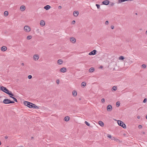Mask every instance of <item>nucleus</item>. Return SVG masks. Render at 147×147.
Returning <instances> with one entry per match:
<instances>
[{
  "mask_svg": "<svg viewBox=\"0 0 147 147\" xmlns=\"http://www.w3.org/2000/svg\"><path fill=\"white\" fill-rule=\"evenodd\" d=\"M24 104L25 106H26L30 108H35L38 109L39 107L36 106L35 104L27 101H24Z\"/></svg>",
  "mask_w": 147,
  "mask_h": 147,
  "instance_id": "1",
  "label": "nucleus"
},
{
  "mask_svg": "<svg viewBox=\"0 0 147 147\" xmlns=\"http://www.w3.org/2000/svg\"><path fill=\"white\" fill-rule=\"evenodd\" d=\"M117 123L119 125L121 126L123 128L125 129L126 128V125L123 122L120 120H118Z\"/></svg>",
  "mask_w": 147,
  "mask_h": 147,
  "instance_id": "2",
  "label": "nucleus"
},
{
  "mask_svg": "<svg viewBox=\"0 0 147 147\" xmlns=\"http://www.w3.org/2000/svg\"><path fill=\"white\" fill-rule=\"evenodd\" d=\"M24 30L27 32H29L31 30V28L28 26H26L24 27Z\"/></svg>",
  "mask_w": 147,
  "mask_h": 147,
  "instance_id": "3",
  "label": "nucleus"
},
{
  "mask_svg": "<svg viewBox=\"0 0 147 147\" xmlns=\"http://www.w3.org/2000/svg\"><path fill=\"white\" fill-rule=\"evenodd\" d=\"M5 93L8 94L10 96H14V94L11 93L10 91H9L8 90L7 88L5 90Z\"/></svg>",
  "mask_w": 147,
  "mask_h": 147,
  "instance_id": "4",
  "label": "nucleus"
},
{
  "mask_svg": "<svg viewBox=\"0 0 147 147\" xmlns=\"http://www.w3.org/2000/svg\"><path fill=\"white\" fill-rule=\"evenodd\" d=\"M10 100L8 99H5L3 101V102L5 104H10Z\"/></svg>",
  "mask_w": 147,
  "mask_h": 147,
  "instance_id": "5",
  "label": "nucleus"
},
{
  "mask_svg": "<svg viewBox=\"0 0 147 147\" xmlns=\"http://www.w3.org/2000/svg\"><path fill=\"white\" fill-rule=\"evenodd\" d=\"M112 107L111 105H108L107 107V110L109 111H111L112 110Z\"/></svg>",
  "mask_w": 147,
  "mask_h": 147,
  "instance_id": "6",
  "label": "nucleus"
},
{
  "mask_svg": "<svg viewBox=\"0 0 147 147\" xmlns=\"http://www.w3.org/2000/svg\"><path fill=\"white\" fill-rule=\"evenodd\" d=\"M96 50H94L93 51L90 52L89 53V55H94L96 54Z\"/></svg>",
  "mask_w": 147,
  "mask_h": 147,
  "instance_id": "7",
  "label": "nucleus"
},
{
  "mask_svg": "<svg viewBox=\"0 0 147 147\" xmlns=\"http://www.w3.org/2000/svg\"><path fill=\"white\" fill-rule=\"evenodd\" d=\"M109 1L108 0H105L102 2V4L105 5H107L109 4Z\"/></svg>",
  "mask_w": 147,
  "mask_h": 147,
  "instance_id": "8",
  "label": "nucleus"
},
{
  "mask_svg": "<svg viewBox=\"0 0 147 147\" xmlns=\"http://www.w3.org/2000/svg\"><path fill=\"white\" fill-rule=\"evenodd\" d=\"M33 59L34 60H37L39 59V56L38 54H35L33 56Z\"/></svg>",
  "mask_w": 147,
  "mask_h": 147,
  "instance_id": "9",
  "label": "nucleus"
},
{
  "mask_svg": "<svg viewBox=\"0 0 147 147\" xmlns=\"http://www.w3.org/2000/svg\"><path fill=\"white\" fill-rule=\"evenodd\" d=\"M67 69L65 67H63L60 69V71L62 72H65L66 71Z\"/></svg>",
  "mask_w": 147,
  "mask_h": 147,
  "instance_id": "10",
  "label": "nucleus"
},
{
  "mask_svg": "<svg viewBox=\"0 0 147 147\" xmlns=\"http://www.w3.org/2000/svg\"><path fill=\"white\" fill-rule=\"evenodd\" d=\"M6 89H7V88L3 86L0 87V90L4 92H5Z\"/></svg>",
  "mask_w": 147,
  "mask_h": 147,
  "instance_id": "11",
  "label": "nucleus"
},
{
  "mask_svg": "<svg viewBox=\"0 0 147 147\" xmlns=\"http://www.w3.org/2000/svg\"><path fill=\"white\" fill-rule=\"evenodd\" d=\"M7 50V48L5 46H2L1 48V50L3 51H5Z\"/></svg>",
  "mask_w": 147,
  "mask_h": 147,
  "instance_id": "12",
  "label": "nucleus"
},
{
  "mask_svg": "<svg viewBox=\"0 0 147 147\" xmlns=\"http://www.w3.org/2000/svg\"><path fill=\"white\" fill-rule=\"evenodd\" d=\"M57 62L58 65H60L62 64L63 62L62 59H59L57 60Z\"/></svg>",
  "mask_w": 147,
  "mask_h": 147,
  "instance_id": "13",
  "label": "nucleus"
},
{
  "mask_svg": "<svg viewBox=\"0 0 147 147\" xmlns=\"http://www.w3.org/2000/svg\"><path fill=\"white\" fill-rule=\"evenodd\" d=\"M40 25L42 26H44L45 25V22L43 20H41L40 22Z\"/></svg>",
  "mask_w": 147,
  "mask_h": 147,
  "instance_id": "14",
  "label": "nucleus"
},
{
  "mask_svg": "<svg viewBox=\"0 0 147 147\" xmlns=\"http://www.w3.org/2000/svg\"><path fill=\"white\" fill-rule=\"evenodd\" d=\"M26 9L25 6L24 5H22L20 7V9L21 11H23L25 10Z\"/></svg>",
  "mask_w": 147,
  "mask_h": 147,
  "instance_id": "15",
  "label": "nucleus"
},
{
  "mask_svg": "<svg viewBox=\"0 0 147 147\" xmlns=\"http://www.w3.org/2000/svg\"><path fill=\"white\" fill-rule=\"evenodd\" d=\"M70 119V117L68 116L65 117L64 118V120L66 122L68 121Z\"/></svg>",
  "mask_w": 147,
  "mask_h": 147,
  "instance_id": "16",
  "label": "nucleus"
},
{
  "mask_svg": "<svg viewBox=\"0 0 147 147\" xmlns=\"http://www.w3.org/2000/svg\"><path fill=\"white\" fill-rule=\"evenodd\" d=\"M51 7L49 5H47L44 7V8L46 10H49Z\"/></svg>",
  "mask_w": 147,
  "mask_h": 147,
  "instance_id": "17",
  "label": "nucleus"
},
{
  "mask_svg": "<svg viewBox=\"0 0 147 147\" xmlns=\"http://www.w3.org/2000/svg\"><path fill=\"white\" fill-rule=\"evenodd\" d=\"M79 14V12L78 11H74V16H77Z\"/></svg>",
  "mask_w": 147,
  "mask_h": 147,
  "instance_id": "18",
  "label": "nucleus"
},
{
  "mask_svg": "<svg viewBox=\"0 0 147 147\" xmlns=\"http://www.w3.org/2000/svg\"><path fill=\"white\" fill-rule=\"evenodd\" d=\"M94 70V67H92L90 68L89 70V71L90 73H92L93 72Z\"/></svg>",
  "mask_w": 147,
  "mask_h": 147,
  "instance_id": "19",
  "label": "nucleus"
},
{
  "mask_svg": "<svg viewBox=\"0 0 147 147\" xmlns=\"http://www.w3.org/2000/svg\"><path fill=\"white\" fill-rule=\"evenodd\" d=\"M98 123L99 125L102 127H103L104 125L103 123L101 121H99L98 122Z\"/></svg>",
  "mask_w": 147,
  "mask_h": 147,
  "instance_id": "20",
  "label": "nucleus"
},
{
  "mask_svg": "<svg viewBox=\"0 0 147 147\" xmlns=\"http://www.w3.org/2000/svg\"><path fill=\"white\" fill-rule=\"evenodd\" d=\"M125 1H127V0H118L117 3H120Z\"/></svg>",
  "mask_w": 147,
  "mask_h": 147,
  "instance_id": "21",
  "label": "nucleus"
},
{
  "mask_svg": "<svg viewBox=\"0 0 147 147\" xmlns=\"http://www.w3.org/2000/svg\"><path fill=\"white\" fill-rule=\"evenodd\" d=\"M13 96H10V97L11 98H12L13 99V100L14 101L16 102H18V101L17 100L16 98H14V97H13Z\"/></svg>",
  "mask_w": 147,
  "mask_h": 147,
  "instance_id": "22",
  "label": "nucleus"
},
{
  "mask_svg": "<svg viewBox=\"0 0 147 147\" xmlns=\"http://www.w3.org/2000/svg\"><path fill=\"white\" fill-rule=\"evenodd\" d=\"M112 140H114V141H116L117 142H119V140L118 139L115 138L114 137H113L112 138Z\"/></svg>",
  "mask_w": 147,
  "mask_h": 147,
  "instance_id": "23",
  "label": "nucleus"
},
{
  "mask_svg": "<svg viewBox=\"0 0 147 147\" xmlns=\"http://www.w3.org/2000/svg\"><path fill=\"white\" fill-rule=\"evenodd\" d=\"M4 15L5 16H7L8 15V12L7 11H5L4 13Z\"/></svg>",
  "mask_w": 147,
  "mask_h": 147,
  "instance_id": "24",
  "label": "nucleus"
},
{
  "mask_svg": "<svg viewBox=\"0 0 147 147\" xmlns=\"http://www.w3.org/2000/svg\"><path fill=\"white\" fill-rule=\"evenodd\" d=\"M124 59V57L123 56H121L119 57V59L120 60H123Z\"/></svg>",
  "mask_w": 147,
  "mask_h": 147,
  "instance_id": "25",
  "label": "nucleus"
},
{
  "mask_svg": "<svg viewBox=\"0 0 147 147\" xmlns=\"http://www.w3.org/2000/svg\"><path fill=\"white\" fill-rule=\"evenodd\" d=\"M127 62L129 64H131L132 63H133L134 62L133 61L130 59H128V61Z\"/></svg>",
  "mask_w": 147,
  "mask_h": 147,
  "instance_id": "26",
  "label": "nucleus"
},
{
  "mask_svg": "<svg viewBox=\"0 0 147 147\" xmlns=\"http://www.w3.org/2000/svg\"><path fill=\"white\" fill-rule=\"evenodd\" d=\"M117 87L116 86H114L112 88V90L113 91V90H114V91H115L117 90Z\"/></svg>",
  "mask_w": 147,
  "mask_h": 147,
  "instance_id": "27",
  "label": "nucleus"
},
{
  "mask_svg": "<svg viewBox=\"0 0 147 147\" xmlns=\"http://www.w3.org/2000/svg\"><path fill=\"white\" fill-rule=\"evenodd\" d=\"M32 36L31 35H29L27 37V40H30L32 38Z\"/></svg>",
  "mask_w": 147,
  "mask_h": 147,
  "instance_id": "28",
  "label": "nucleus"
},
{
  "mask_svg": "<svg viewBox=\"0 0 147 147\" xmlns=\"http://www.w3.org/2000/svg\"><path fill=\"white\" fill-rule=\"evenodd\" d=\"M86 83H85V82H83L82 83L81 86H82L84 87L86 86Z\"/></svg>",
  "mask_w": 147,
  "mask_h": 147,
  "instance_id": "29",
  "label": "nucleus"
},
{
  "mask_svg": "<svg viewBox=\"0 0 147 147\" xmlns=\"http://www.w3.org/2000/svg\"><path fill=\"white\" fill-rule=\"evenodd\" d=\"M120 103L119 101H117L116 103V106L117 107H118L120 106Z\"/></svg>",
  "mask_w": 147,
  "mask_h": 147,
  "instance_id": "30",
  "label": "nucleus"
},
{
  "mask_svg": "<svg viewBox=\"0 0 147 147\" xmlns=\"http://www.w3.org/2000/svg\"><path fill=\"white\" fill-rule=\"evenodd\" d=\"M70 41L72 43H74V37H71L70 38Z\"/></svg>",
  "mask_w": 147,
  "mask_h": 147,
  "instance_id": "31",
  "label": "nucleus"
},
{
  "mask_svg": "<svg viewBox=\"0 0 147 147\" xmlns=\"http://www.w3.org/2000/svg\"><path fill=\"white\" fill-rule=\"evenodd\" d=\"M109 4L110 6H113L114 5L115 3H113L110 2V3H109Z\"/></svg>",
  "mask_w": 147,
  "mask_h": 147,
  "instance_id": "32",
  "label": "nucleus"
},
{
  "mask_svg": "<svg viewBox=\"0 0 147 147\" xmlns=\"http://www.w3.org/2000/svg\"><path fill=\"white\" fill-rule=\"evenodd\" d=\"M85 123L88 126H89L90 125V124L89 123H88L87 121H85Z\"/></svg>",
  "mask_w": 147,
  "mask_h": 147,
  "instance_id": "33",
  "label": "nucleus"
},
{
  "mask_svg": "<svg viewBox=\"0 0 147 147\" xmlns=\"http://www.w3.org/2000/svg\"><path fill=\"white\" fill-rule=\"evenodd\" d=\"M142 67L143 68H145L146 67V66L145 64H142Z\"/></svg>",
  "mask_w": 147,
  "mask_h": 147,
  "instance_id": "34",
  "label": "nucleus"
},
{
  "mask_svg": "<svg viewBox=\"0 0 147 147\" xmlns=\"http://www.w3.org/2000/svg\"><path fill=\"white\" fill-rule=\"evenodd\" d=\"M96 5L97 7V8L98 9L100 8V5L99 4H96Z\"/></svg>",
  "mask_w": 147,
  "mask_h": 147,
  "instance_id": "35",
  "label": "nucleus"
},
{
  "mask_svg": "<svg viewBox=\"0 0 147 147\" xmlns=\"http://www.w3.org/2000/svg\"><path fill=\"white\" fill-rule=\"evenodd\" d=\"M32 78V76L31 75H30L28 76V78L29 79H31Z\"/></svg>",
  "mask_w": 147,
  "mask_h": 147,
  "instance_id": "36",
  "label": "nucleus"
},
{
  "mask_svg": "<svg viewBox=\"0 0 147 147\" xmlns=\"http://www.w3.org/2000/svg\"><path fill=\"white\" fill-rule=\"evenodd\" d=\"M77 95V92L76 91L74 90V96H76Z\"/></svg>",
  "mask_w": 147,
  "mask_h": 147,
  "instance_id": "37",
  "label": "nucleus"
},
{
  "mask_svg": "<svg viewBox=\"0 0 147 147\" xmlns=\"http://www.w3.org/2000/svg\"><path fill=\"white\" fill-rule=\"evenodd\" d=\"M107 136L108 137L110 138H112V136H111V135L110 134H108L107 135Z\"/></svg>",
  "mask_w": 147,
  "mask_h": 147,
  "instance_id": "38",
  "label": "nucleus"
},
{
  "mask_svg": "<svg viewBox=\"0 0 147 147\" xmlns=\"http://www.w3.org/2000/svg\"><path fill=\"white\" fill-rule=\"evenodd\" d=\"M105 24L106 25H108L109 24V22L108 21H106L105 23Z\"/></svg>",
  "mask_w": 147,
  "mask_h": 147,
  "instance_id": "39",
  "label": "nucleus"
},
{
  "mask_svg": "<svg viewBox=\"0 0 147 147\" xmlns=\"http://www.w3.org/2000/svg\"><path fill=\"white\" fill-rule=\"evenodd\" d=\"M56 82L57 84H59V79H57V80Z\"/></svg>",
  "mask_w": 147,
  "mask_h": 147,
  "instance_id": "40",
  "label": "nucleus"
},
{
  "mask_svg": "<svg viewBox=\"0 0 147 147\" xmlns=\"http://www.w3.org/2000/svg\"><path fill=\"white\" fill-rule=\"evenodd\" d=\"M147 101V99L146 98H145L143 100V102L144 103L146 102Z\"/></svg>",
  "mask_w": 147,
  "mask_h": 147,
  "instance_id": "41",
  "label": "nucleus"
},
{
  "mask_svg": "<svg viewBox=\"0 0 147 147\" xmlns=\"http://www.w3.org/2000/svg\"><path fill=\"white\" fill-rule=\"evenodd\" d=\"M15 103V102L14 101H12V100H10V103Z\"/></svg>",
  "mask_w": 147,
  "mask_h": 147,
  "instance_id": "42",
  "label": "nucleus"
},
{
  "mask_svg": "<svg viewBox=\"0 0 147 147\" xmlns=\"http://www.w3.org/2000/svg\"><path fill=\"white\" fill-rule=\"evenodd\" d=\"M101 102L102 103H104L105 102V99L104 98H102L101 100Z\"/></svg>",
  "mask_w": 147,
  "mask_h": 147,
  "instance_id": "43",
  "label": "nucleus"
},
{
  "mask_svg": "<svg viewBox=\"0 0 147 147\" xmlns=\"http://www.w3.org/2000/svg\"><path fill=\"white\" fill-rule=\"evenodd\" d=\"M142 126L141 125H140L138 126V128L139 129H141V128H142Z\"/></svg>",
  "mask_w": 147,
  "mask_h": 147,
  "instance_id": "44",
  "label": "nucleus"
},
{
  "mask_svg": "<svg viewBox=\"0 0 147 147\" xmlns=\"http://www.w3.org/2000/svg\"><path fill=\"white\" fill-rule=\"evenodd\" d=\"M111 27L112 29H113L114 28V26H113L112 25L111 26Z\"/></svg>",
  "mask_w": 147,
  "mask_h": 147,
  "instance_id": "45",
  "label": "nucleus"
},
{
  "mask_svg": "<svg viewBox=\"0 0 147 147\" xmlns=\"http://www.w3.org/2000/svg\"><path fill=\"white\" fill-rule=\"evenodd\" d=\"M61 8H62V7H61V6H59L58 7V8L59 9H61Z\"/></svg>",
  "mask_w": 147,
  "mask_h": 147,
  "instance_id": "46",
  "label": "nucleus"
},
{
  "mask_svg": "<svg viewBox=\"0 0 147 147\" xmlns=\"http://www.w3.org/2000/svg\"><path fill=\"white\" fill-rule=\"evenodd\" d=\"M5 138L6 139H7L8 138V136H6L5 137Z\"/></svg>",
  "mask_w": 147,
  "mask_h": 147,
  "instance_id": "47",
  "label": "nucleus"
},
{
  "mask_svg": "<svg viewBox=\"0 0 147 147\" xmlns=\"http://www.w3.org/2000/svg\"><path fill=\"white\" fill-rule=\"evenodd\" d=\"M137 118L138 119H140V117L139 116H137Z\"/></svg>",
  "mask_w": 147,
  "mask_h": 147,
  "instance_id": "48",
  "label": "nucleus"
},
{
  "mask_svg": "<svg viewBox=\"0 0 147 147\" xmlns=\"http://www.w3.org/2000/svg\"><path fill=\"white\" fill-rule=\"evenodd\" d=\"M21 65L22 66H24V64L23 63H21Z\"/></svg>",
  "mask_w": 147,
  "mask_h": 147,
  "instance_id": "49",
  "label": "nucleus"
},
{
  "mask_svg": "<svg viewBox=\"0 0 147 147\" xmlns=\"http://www.w3.org/2000/svg\"><path fill=\"white\" fill-rule=\"evenodd\" d=\"M76 41V40L75 38H74V43Z\"/></svg>",
  "mask_w": 147,
  "mask_h": 147,
  "instance_id": "50",
  "label": "nucleus"
},
{
  "mask_svg": "<svg viewBox=\"0 0 147 147\" xmlns=\"http://www.w3.org/2000/svg\"><path fill=\"white\" fill-rule=\"evenodd\" d=\"M74 91H73L72 92V95L73 96H74Z\"/></svg>",
  "mask_w": 147,
  "mask_h": 147,
  "instance_id": "51",
  "label": "nucleus"
},
{
  "mask_svg": "<svg viewBox=\"0 0 147 147\" xmlns=\"http://www.w3.org/2000/svg\"><path fill=\"white\" fill-rule=\"evenodd\" d=\"M74 20H73L72 21V22H71L72 24H74Z\"/></svg>",
  "mask_w": 147,
  "mask_h": 147,
  "instance_id": "52",
  "label": "nucleus"
},
{
  "mask_svg": "<svg viewBox=\"0 0 147 147\" xmlns=\"http://www.w3.org/2000/svg\"><path fill=\"white\" fill-rule=\"evenodd\" d=\"M31 139H34V137H32L31 138Z\"/></svg>",
  "mask_w": 147,
  "mask_h": 147,
  "instance_id": "53",
  "label": "nucleus"
},
{
  "mask_svg": "<svg viewBox=\"0 0 147 147\" xmlns=\"http://www.w3.org/2000/svg\"><path fill=\"white\" fill-rule=\"evenodd\" d=\"M145 33L146 34H147V30L146 31Z\"/></svg>",
  "mask_w": 147,
  "mask_h": 147,
  "instance_id": "54",
  "label": "nucleus"
},
{
  "mask_svg": "<svg viewBox=\"0 0 147 147\" xmlns=\"http://www.w3.org/2000/svg\"><path fill=\"white\" fill-rule=\"evenodd\" d=\"M132 0H127V1H131Z\"/></svg>",
  "mask_w": 147,
  "mask_h": 147,
  "instance_id": "55",
  "label": "nucleus"
},
{
  "mask_svg": "<svg viewBox=\"0 0 147 147\" xmlns=\"http://www.w3.org/2000/svg\"><path fill=\"white\" fill-rule=\"evenodd\" d=\"M146 119H147V115H146Z\"/></svg>",
  "mask_w": 147,
  "mask_h": 147,
  "instance_id": "56",
  "label": "nucleus"
},
{
  "mask_svg": "<svg viewBox=\"0 0 147 147\" xmlns=\"http://www.w3.org/2000/svg\"><path fill=\"white\" fill-rule=\"evenodd\" d=\"M1 141H0V145L1 144Z\"/></svg>",
  "mask_w": 147,
  "mask_h": 147,
  "instance_id": "57",
  "label": "nucleus"
},
{
  "mask_svg": "<svg viewBox=\"0 0 147 147\" xmlns=\"http://www.w3.org/2000/svg\"><path fill=\"white\" fill-rule=\"evenodd\" d=\"M76 22L75 20H74V24Z\"/></svg>",
  "mask_w": 147,
  "mask_h": 147,
  "instance_id": "58",
  "label": "nucleus"
},
{
  "mask_svg": "<svg viewBox=\"0 0 147 147\" xmlns=\"http://www.w3.org/2000/svg\"><path fill=\"white\" fill-rule=\"evenodd\" d=\"M123 135H124V136L125 135V134H123Z\"/></svg>",
  "mask_w": 147,
  "mask_h": 147,
  "instance_id": "59",
  "label": "nucleus"
},
{
  "mask_svg": "<svg viewBox=\"0 0 147 147\" xmlns=\"http://www.w3.org/2000/svg\"><path fill=\"white\" fill-rule=\"evenodd\" d=\"M143 134H145V133L144 132L143 133Z\"/></svg>",
  "mask_w": 147,
  "mask_h": 147,
  "instance_id": "60",
  "label": "nucleus"
},
{
  "mask_svg": "<svg viewBox=\"0 0 147 147\" xmlns=\"http://www.w3.org/2000/svg\"><path fill=\"white\" fill-rule=\"evenodd\" d=\"M136 15H137V13H136Z\"/></svg>",
  "mask_w": 147,
  "mask_h": 147,
  "instance_id": "61",
  "label": "nucleus"
},
{
  "mask_svg": "<svg viewBox=\"0 0 147 147\" xmlns=\"http://www.w3.org/2000/svg\"><path fill=\"white\" fill-rule=\"evenodd\" d=\"M81 100V98H79V100Z\"/></svg>",
  "mask_w": 147,
  "mask_h": 147,
  "instance_id": "62",
  "label": "nucleus"
},
{
  "mask_svg": "<svg viewBox=\"0 0 147 147\" xmlns=\"http://www.w3.org/2000/svg\"><path fill=\"white\" fill-rule=\"evenodd\" d=\"M102 66L101 67V68H102Z\"/></svg>",
  "mask_w": 147,
  "mask_h": 147,
  "instance_id": "63",
  "label": "nucleus"
},
{
  "mask_svg": "<svg viewBox=\"0 0 147 147\" xmlns=\"http://www.w3.org/2000/svg\"><path fill=\"white\" fill-rule=\"evenodd\" d=\"M7 147H8V146H7Z\"/></svg>",
  "mask_w": 147,
  "mask_h": 147,
  "instance_id": "64",
  "label": "nucleus"
}]
</instances>
